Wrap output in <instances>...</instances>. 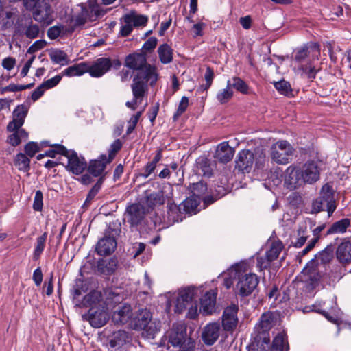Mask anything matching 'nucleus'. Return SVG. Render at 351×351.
<instances>
[{
    "label": "nucleus",
    "mask_w": 351,
    "mask_h": 351,
    "mask_svg": "<svg viewBox=\"0 0 351 351\" xmlns=\"http://www.w3.org/2000/svg\"><path fill=\"white\" fill-rule=\"evenodd\" d=\"M300 173L303 182L313 184L319 179L320 168L317 162L311 160L303 165Z\"/></svg>",
    "instance_id": "14"
},
{
    "label": "nucleus",
    "mask_w": 351,
    "mask_h": 351,
    "mask_svg": "<svg viewBox=\"0 0 351 351\" xmlns=\"http://www.w3.org/2000/svg\"><path fill=\"white\" fill-rule=\"evenodd\" d=\"M337 206L335 197V191L329 183L324 184L320 190L319 195L313 201L311 213H319L326 211L330 217L332 215Z\"/></svg>",
    "instance_id": "5"
},
{
    "label": "nucleus",
    "mask_w": 351,
    "mask_h": 351,
    "mask_svg": "<svg viewBox=\"0 0 351 351\" xmlns=\"http://www.w3.org/2000/svg\"><path fill=\"white\" fill-rule=\"evenodd\" d=\"M189 189L194 196L200 197L206 193L207 191V185L204 182L200 181L192 184Z\"/></svg>",
    "instance_id": "46"
},
{
    "label": "nucleus",
    "mask_w": 351,
    "mask_h": 351,
    "mask_svg": "<svg viewBox=\"0 0 351 351\" xmlns=\"http://www.w3.org/2000/svg\"><path fill=\"white\" fill-rule=\"evenodd\" d=\"M119 66L121 63L119 60H114L113 63L107 58H100L94 61L91 64L86 62L87 73L91 77H99L104 75L112 66Z\"/></svg>",
    "instance_id": "12"
},
{
    "label": "nucleus",
    "mask_w": 351,
    "mask_h": 351,
    "mask_svg": "<svg viewBox=\"0 0 351 351\" xmlns=\"http://www.w3.org/2000/svg\"><path fill=\"white\" fill-rule=\"evenodd\" d=\"M90 17L89 10L85 8L81 7V12L74 19L75 25H83L86 23Z\"/></svg>",
    "instance_id": "50"
},
{
    "label": "nucleus",
    "mask_w": 351,
    "mask_h": 351,
    "mask_svg": "<svg viewBox=\"0 0 351 351\" xmlns=\"http://www.w3.org/2000/svg\"><path fill=\"white\" fill-rule=\"evenodd\" d=\"M336 256L338 261L341 263H349L351 262V243L349 241L341 243L336 250Z\"/></svg>",
    "instance_id": "25"
},
{
    "label": "nucleus",
    "mask_w": 351,
    "mask_h": 351,
    "mask_svg": "<svg viewBox=\"0 0 351 351\" xmlns=\"http://www.w3.org/2000/svg\"><path fill=\"white\" fill-rule=\"evenodd\" d=\"M147 21V16L133 12V27L145 26Z\"/></svg>",
    "instance_id": "57"
},
{
    "label": "nucleus",
    "mask_w": 351,
    "mask_h": 351,
    "mask_svg": "<svg viewBox=\"0 0 351 351\" xmlns=\"http://www.w3.org/2000/svg\"><path fill=\"white\" fill-rule=\"evenodd\" d=\"M121 230V225L118 220H114L109 223L105 230L104 236L98 241L96 245L95 251L97 254L108 256L114 252Z\"/></svg>",
    "instance_id": "4"
},
{
    "label": "nucleus",
    "mask_w": 351,
    "mask_h": 351,
    "mask_svg": "<svg viewBox=\"0 0 351 351\" xmlns=\"http://www.w3.org/2000/svg\"><path fill=\"white\" fill-rule=\"evenodd\" d=\"M197 169L201 171L204 176L210 178L213 175V166L210 160L206 156H199L196 160Z\"/></svg>",
    "instance_id": "32"
},
{
    "label": "nucleus",
    "mask_w": 351,
    "mask_h": 351,
    "mask_svg": "<svg viewBox=\"0 0 351 351\" xmlns=\"http://www.w3.org/2000/svg\"><path fill=\"white\" fill-rule=\"evenodd\" d=\"M158 57L163 64L170 63L173 60L171 48L167 44L161 45L158 49Z\"/></svg>",
    "instance_id": "34"
},
{
    "label": "nucleus",
    "mask_w": 351,
    "mask_h": 351,
    "mask_svg": "<svg viewBox=\"0 0 351 351\" xmlns=\"http://www.w3.org/2000/svg\"><path fill=\"white\" fill-rule=\"evenodd\" d=\"M87 66L86 62H81L79 64H76L69 66L65 69L61 73L62 76H67V77H74V76H81L83 74L87 73Z\"/></svg>",
    "instance_id": "27"
},
{
    "label": "nucleus",
    "mask_w": 351,
    "mask_h": 351,
    "mask_svg": "<svg viewBox=\"0 0 351 351\" xmlns=\"http://www.w3.org/2000/svg\"><path fill=\"white\" fill-rule=\"evenodd\" d=\"M303 183L300 169L291 165L285 173V184L290 189H295Z\"/></svg>",
    "instance_id": "19"
},
{
    "label": "nucleus",
    "mask_w": 351,
    "mask_h": 351,
    "mask_svg": "<svg viewBox=\"0 0 351 351\" xmlns=\"http://www.w3.org/2000/svg\"><path fill=\"white\" fill-rule=\"evenodd\" d=\"M350 219L348 218H343L337 221L328 228L324 236L344 234L346 232L347 229L350 226Z\"/></svg>",
    "instance_id": "24"
},
{
    "label": "nucleus",
    "mask_w": 351,
    "mask_h": 351,
    "mask_svg": "<svg viewBox=\"0 0 351 351\" xmlns=\"http://www.w3.org/2000/svg\"><path fill=\"white\" fill-rule=\"evenodd\" d=\"M51 60L55 63L62 66L67 65L70 63V60L67 54L60 49H52L49 52Z\"/></svg>",
    "instance_id": "33"
},
{
    "label": "nucleus",
    "mask_w": 351,
    "mask_h": 351,
    "mask_svg": "<svg viewBox=\"0 0 351 351\" xmlns=\"http://www.w3.org/2000/svg\"><path fill=\"white\" fill-rule=\"evenodd\" d=\"M101 183L100 181H98L90 189V191L88 192L86 199L84 202V206L88 205L90 202L94 199V197L96 196V195L98 193L99 191L101 189Z\"/></svg>",
    "instance_id": "53"
},
{
    "label": "nucleus",
    "mask_w": 351,
    "mask_h": 351,
    "mask_svg": "<svg viewBox=\"0 0 351 351\" xmlns=\"http://www.w3.org/2000/svg\"><path fill=\"white\" fill-rule=\"evenodd\" d=\"M334 256V247L332 244L328 245L322 251L315 255V258L319 260L322 264L329 263Z\"/></svg>",
    "instance_id": "35"
},
{
    "label": "nucleus",
    "mask_w": 351,
    "mask_h": 351,
    "mask_svg": "<svg viewBox=\"0 0 351 351\" xmlns=\"http://www.w3.org/2000/svg\"><path fill=\"white\" fill-rule=\"evenodd\" d=\"M182 209L186 213L195 211L198 206V203L193 198H187L180 204Z\"/></svg>",
    "instance_id": "49"
},
{
    "label": "nucleus",
    "mask_w": 351,
    "mask_h": 351,
    "mask_svg": "<svg viewBox=\"0 0 351 351\" xmlns=\"http://www.w3.org/2000/svg\"><path fill=\"white\" fill-rule=\"evenodd\" d=\"M282 248L283 245L281 242L279 241L273 243L270 249L266 252V258H267L269 261L271 262L277 259Z\"/></svg>",
    "instance_id": "40"
},
{
    "label": "nucleus",
    "mask_w": 351,
    "mask_h": 351,
    "mask_svg": "<svg viewBox=\"0 0 351 351\" xmlns=\"http://www.w3.org/2000/svg\"><path fill=\"white\" fill-rule=\"evenodd\" d=\"M43 195L40 191H36L34 199L33 208L36 211H41L43 209Z\"/></svg>",
    "instance_id": "55"
},
{
    "label": "nucleus",
    "mask_w": 351,
    "mask_h": 351,
    "mask_svg": "<svg viewBox=\"0 0 351 351\" xmlns=\"http://www.w3.org/2000/svg\"><path fill=\"white\" fill-rule=\"evenodd\" d=\"M303 274L306 276V280L312 289H315L324 278V274L319 271L317 261L312 259L303 269Z\"/></svg>",
    "instance_id": "13"
},
{
    "label": "nucleus",
    "mask_w": 351,
    "mask_h": 351,
    "mask_svg": "<svg viewBox=\"0 0 351 351\" xmlns=\"http://www.w3.org/2000/svg\"><path fill=\"white\" fill-rule=\"evenodd\" d=\"M107 157L106 155H101L99 159L91 160L88 167V172L93 176H100L104 171L106 164Z\"/></svg>",
    "instance_id": "26"
},
{
    "label": "nucleus",
    "mask_w": 351,
    "mask_h": 351,
    "mask_svg": "<svg viewBox=\"0 0 351 351\" xmlns=\"http://www.w3.org/2000/svg\"><path fill=\"white\" fill-rule=\"evenodd\" d=\"M298 238L297 240L293 243V246L297 248H300L304 245L306 243L308 237L306 235V227L300 226L297 230Z\"/></svg>",
    "instance_id": "48"
},
{
    "label": "nucleus",
    "mask_w": 351,
    "mask_h": 351,
    "mask_svg": "<svg viewBox=\"0 0 351 351\" xmlns=\"http://www.w3.org/2000/svg\"><path fill=\"white\" fill-rule=\"evenodd\" d=\"M238 306L234 304H230L224 309L222 326L225 330L232 331L236 328L238 323Z\"/></svg>",
    "instance_id": "17"
},
{
    "label": "nucleus",
    "mask_w": 351,
    "mask_h": 351,
    "mask_svg": "<svg viewBox=\"0 0 351 351\" xmlns=\"http://www.w3.org/2000/svg\"><path fill=\"white\" fill-rule=\"evenodd\" d=\"M300 69L302 71V76L310 80L315 78L316 74L318 71V69H316L315 66H313L311 64L302 65L300 66Z\"/></svg>",
    "instance_id": "51"
},
{
    "label": "nucleus",
    "mask_w": 351,
    "mask_h": 351,
    "mask_svg": "<svg viewBox=\"0 0 351 351\" xmlns=\"http://www.w3.org/2000/svg\"><path fill=\"white\" fill-rule=\"evenodd\" d=\"M66 156L68 158L66 169L73 174L80 175L82 173L87 167L85 159L83 157H79L76 152H73L69 154L68 152V154Z\"/></svg>",
    "instance_id": "18"
},
{
    "label": "nucleus",
    "mask_w": 351,
    "mask_h": 351,
    "mask_svg": "<svg viewBox=\"0 0 351 351\" xmlns=\"http://www.w3.org/2000/svg\"><path fill=\"white\" fill-rule=\"evenodd\" d=\"M230 87L235 88L237 91L247 94L248 93L247 84L240 77H234L230 80Z\"/></svg>",
    "instance_id": "44"
},
{
    "label": "nucleus",
    "mask_w": 351,
    "mask_h": 351,
    "mask_svg": "<svg viewBox=\"0 0 351 351\" xmlns=\"http://www.w3.org/2000/svg\"><path fill=\"white\" fill-rule=\"evenodd\" d=\"M221 327L218 323L207 324L202 332V339L206 345L212 346L218 339L220 335Z\"/></svg>",
    "instance_id": "21"
},
{
    "label": "nucleus",
    "mask_w": 351,
    "mask_h": 351,
    "mask_svg": "<svg viewBox=\"0 0 351 351\" xmlns=\"http://www.w3.org/2000/svg\"><path fill=\"white\" fill-rule=\"evenodd\" d=\"M62 76L61 74L56 75L55 77L49 79L47 81L42 83L43 86H44L46 90L56 86L57 84H58V83L60 82L62 79Z\"/></svg>",
    "instance_id": "62"
},
{
    "label": "nucleus",
    "mask_w": 351,
    "mask_h": 351,
    "mask_svg": "<svg viewBox=\"0 0 351 351\" xmlns=\"http://www.w3.org/2000/svg\"><path fill=\"white\" fill-rule=\"evenodd\" d=\"M265 158L263 149H256L254 152L250 149L241 150L237 155L235 169L242 173H250L254 164L256 169H263Z\"/></svg>",
    "instance_id": "3"
},
{
    "label": "nucleus",
    "mask_w": 351,
    "mask_h": 351,
    "mask_svg": "<svg viewBox=\"0 0 351 351\" xmlns=\"http://www.w3.org/2000/svg\"><path fill=\"white\" fill-rule=\"evenodd\" d=\"M40 150V147L38 145L33 141L29 142L25 146V154L29 157H33L37 152H38Z\"/></svg>",
    "instance_id": "56"
},
{
    "label": "nucleus",
    "mask_w": 351,
    "mask_h": 351,
    "mask_svg": "<svg viewBox=\"0 0 351 351\" xmlns=\"http://www.w3.org/2000/svg\"><path fill=\"white\" fill-rule=\"evenodd\" d=\"M216 296L213 292H206L201 299L200 311L205 315H210L215 311Z\"/></svg>",
    "instance_id": "23"
},
{
    "label": "nucleus",
    "mask_w": 351,
    "mask_h": 351,
    "mask_svg": "<svg viewBox=\"0 0 351 351\" xmlns=\"http://www.w3.org/2000/svg\"><path fill=\"white\" fill-rule=\"evenodd\" d=\"M30 160L23 153L18 154L14 158V165L19 171H27L30 169Z\"/></svg>",
    "instance_id": "39"
},
{
    "label": "nucleus",
    "mask_w": 351,
    "mask_h": 351,
    "mask_svg": "<svg viewBox=\"0 0 351 351\" xmlns=\"http://www.w3.org/2000/svg\"><path fill=\"white\" fill-rule=\"evenodd\" d=\"M151 289V280L149 279L147 272L144 274L143 285L142 288H137L136 303L135 308L138 309L133 313V330L142 331V335L148 338L154 339L156 334L161 328V322L153 318L152 313L147 308L141 307L147 303V294Z\"/></svg>",
    "instance_id": "1"
},
{
    "label": "nucleus",
    "mask_w": 351,
    "mask_h": 351,
    "mask_svg": "<svg viewBox=\"0 0 351 351\" xmlns=\"http://www.w3.org/2000/svg\"><path fill=\"white\" fill-rule=\"evenodd\" d=\"M188 105H189L188 97L186 96H183L180 101L177 111L174 114L173 118L175 120L186 111Z\"/></svg>",
    "instance_id": "54"
},
{
    "label": "nucleus",
    "mask_w": 351,
    "mask_h": 351,
    "mask_svg": "<svg viewBox=\"0 0 351 351\" xmlns=\"http://www.w3.org/2000/svg\"><path fill=\"white\" fill-rule=\"evenodd\" d=\"M186 336V329L183 324H173L169 332V342L173 346H182L185 341Z\"/></svg>",
    "instance_id": "22"
},
{
    "label": "nucleus",
    "mask_w": 351,
    "mask_h": 351,
    "mask_svg": "<svg viewBox=\"0 0 351 351\" xmlns=\"http://www.w3.org/2000/svg\"><path fill=\"white\" fill-rule=\"evenodd\" d=\"M181 206H177L174 203L169 202L167 203V218L170 222H179L182 220V213Z\"/></svg>",
    "instance_id": "30"
},
{
    "label": "nucleus",
    "mask_w": 351,
    "mask_h": 351,
    "mask_svg": "<svg viewBox=\"0 0 351 351\" xmlns=\"http://www.w3.org/2000/svg\"><path fill=\"white\" fill-rule=\"evenodd\" d=\"M121 23L120 34L122 36H128L132 32V12L125 14Z\"/></svg>",
    "instance_id": "42"
},
{
    "label": "nucleus",
    "mask_w": 351,
    "mask_h": 351,
    "mask_svg": "<svg viewBox=\"0 0 351 351\" xmlns=\"http://www.w3.org/2000/svg\"><path fill=\"white\" fill-rule=\"evenodd\" d=\"M145 53H133V71L149 65Z\"/></svg>",
    "instance_id": "43"
},
{
    "label": "nucleus",
    "mask_w": 351,
    "mask_h": 351,
    "mask_svg": "<svg viewBox=\"0 0 351 351\" xmlns=\"http://www.w3.org/2000/svg\"><path fill=\"white\" fill-rule=\"evenodd\" d=\"M293 152V147L288 141L281 140L271 145L270 156L276 163L286 165L290 162Z\"/></svg>",
    "instance_id": "7"
},
{
    "label": "nucleus",
    "mask_w": 351,
    "mask_h": 351,
    "mask_svg": "<svg viewBox=\"0 0 351 351\" xmlns=\"http://www.w3.org/2000/svg\"><path fill=\"white\" fill-rule=\"evenodd\" d=\"M34 19L44 25H51L55 19L54 12L46 0H42L38 5L32 11Z\"/></svg>",
    "instance_id": "11"
},
{
    "label": "nucleus",
    "mask_w": 351,
    "mask_h": 351,
    "mask_svg": "<svg viewBox=\"0 0 351 351\" xmlns=\"http://www.w3.org/2000/svg\"><path fill=\"white\" fill-rule=\"evenodd\" d=\"M19 32L25 36L29 39H34L38 36L40 32L39 26L34 24L32 21L24 26H20L18 29Z\"/></svg>",
    "instance_id": "31"
},
{
    "label": "nucleus",
    "mask_w": 351,
    "mask_h": 351,
    "mask_svg": "<svg viewBox=\"0 0 351 351\" xmlns=\"http://www.w3.org/2000/svg\"><path fill=\"white\" fill-rule=\"evenodd\" d=\"M234 154V149L229 145L228 142L225 141L218 145L214 154V158L219 162L226 164L232 159Z\"/></svg>",
    "instance_id": "20"
},
{
    "label": "nucleus",
    "mask_w": 351,
    "mask_h": 351,
    "mask_svg": "<svg viewBox=\"0 0 351 351\" xmlns=\"http://www.w3.org/2000/svg\"><path fill=\"white\" fill-rule=\"evenodd\" d=\"M51 149H50L45 152V156L55 158L56 154H61L63 156H67V154H68V150L63 145H61L59 144H54V145H51Z\"/></svg>",
    "instance_id": "45"
},
{
    "label": "nucleus",
    "mask_w": 351,
    "mask_h": 351,
    "mask_svg": "<svg viewBox=\"0 0 351 351\" xmlns=\"http://www.w3.org/2000/svg\"><path fill=\"white\" fill-rule=\"evenodd\" d=\"M165 197L162 191L152 193L146 195V204L149 207L162 205L165 203Z\"/></svg>",
    "instance_id": "36"
},
{
    "label": "nucleus",
    "mask_w": 351,
    "mask_h": 351,
    "mask_svg": "<svg viewBox=\"0 0 351 351\" xmlns=\"http://www.w3.org/2000/svg\"><path fill=\"white\" fill-rule=\"evenodd\" d=\"M132 53H129L125 60V65L119 73L121 81L122 82H129L132 78Z\"/></svg>",
    "instance_id": "37"
},
{
    "label": "nucleus",
    "mask_w": 351,
    "mask_h": 351,
    "mask_svg": "<svg viewBox=\"0 0 351 351\" xmlns=\"http://www.w3.org/2000/svg\"><path fill=\"white\" fill-rule=\"evenodd\" d=\"M178 295L181 300L183 299L185 302L190 304L193 296V291L190 288L184 289L180 291Z\"/></svg>",
    "instance_id": "61"
},
{
    "label": "nucleus",
    "mask_w": 351,
    "mask_h": 351,
    "mask_svg": "<svg viewBox=\"0 0 351 351\" xmlns=\"http://www.w3.org/2000/svg\"><path fill=\"white\" fill-rule=\"evenodd\" d=\"M109 318L108 309L104 305L92 307L87 313L82 315L83 320L88 322L90 325L95 328L104 326L108 322Z\"/></svg>",
    "instance_id": "9"
},
{
    "label": "nucleus",
    "mask_w": 351,
    "mask_h": 351,
    "mask_svg": "<svg viewBox=\"0 0 351 351\" xmlns=\"http://www.w3.org/2000/svg\"><path fill=\"white\" fill-rule=\"evenodd\" d=\"M278 320V316L272 312L263 313L258 323L255 326V330L257 332L256 338L261 341V346H268L270 343V337L269 332L276 325ZM265 350V347H263Z\"/></svg>",
    "instance_id": "6"
},
{
    "label": "nucleus",
    "mask_w": 351,
    "mask_h": 351,
    "mask_svg": "<svg viewBox=\"0 0 351 351\" xmlns=\"http://www.w3.org/2000/svg\"><path fill=\"white\" fill-rule=\"evenodd\" d=\"M47 45L45 40H38L35 41L27 49V53L32 54L38 50L43 49Z\"/></svg>",
    "instance_id": "60"
},
{
    "label": "nucleus",
    "mask_w": 351,
    "mask_h": 351,
    "mask_svg": "<svg viewBox=\"0 0 351 351\" xmlns=\"http://www.w3.org/2000/svg\"><path fill=\"white\" fill-rule=\"evenodd\" d=\"M121 146H122V143L119 139L115 140L111 144L110 149L108 150V156L106 160L107 162H110L113 160L116 154L121 148Z\"/></svg>",
    "instance_id": "52"
},
{
    "label": "nucleus",
    "mask_w": 351,
    "mask_h": 351,
    "mask_svg": "<svg viewBox=\"0 0 351 351\" xmlns=\"http://www.w3.org/2000/svg\"><path fill=\"white\" fill-rule=\"evenodd\" d=\"M204 78L206 80V84L202 87H203V89L206 90L210 87L214 78V71L210 66L206 68Z\"/></svg>",
    "instance_id": "59"
},
{
    "label": "nucleus",
    "mask_w": 351,
    "mask_h": 351,
    "mask_svg": "<svg viewBox=\"0 0 351 351\" xmlns=\"http://www.w3.org/2000/svg\"><path fill=\"white\" fill-rule=\"evenodd\" d=\"M189 304L187 302H185V301L182 299L181 300V298L178 295L175 305V313H182L188 306Z\"/></svg>",
    "instance_id": "64"
},
{
    "label": "nucleus",
    "mask_w": 351,
    "mask_h": 351,
    "mask_svg": "<svg viewBox=\"0 0 351 351\" xmlns=\"http://www.w3.org/2000/svg\"><path fill=\"white\" fill-rule=\"evenodd\" d=\"M28 111V106L25 104L18 105L12 112V120L7 125L8 131L21 128L24 124Z\"/></svg>",
    "instance_id": "16"
},
{
    "label": "nucleus",
    "mask_w": 351,
    "mask_h": 351,
    "mask_svg": "<svg viewBox=\"0 0 351 351\" xmlns=\"http://www.w3.org/2000/svg\"><path fill=\"white\" fill-rule=\"evenodd\" d=\"M62 30V25H54L49 28L47 34L50 39H56L61 34Z\"/></svg>",
    "instance_id": "58"
},
{
    "label": "nucleus",
    "mask_w": 351,
    "mask_h": 351,
    "mask_svg": "<svg viewBox=\"0 0 351 351\" xmlns=\"http://www.w3.org/2000/svg\"><path fill=\"white\" fill-rule=\"evenodd\" d=\"M133 226L138 223L144 216V213L139 210V205L133 204Z\"/></svg>",
    "instance_id": "63"
},
{
    "label": "nucleus",
    "mask_w": 351,
    "mask_h": 351,
    "mask_svg": "<svg viewBox=\"0 0 351 351\" xmlns=\"http://www.w3.org/2000/svg\"><path fill=\"white\" fill-rule=\"evenodd\" d=\"M233 96V90L230 87V80H228L227 86L217 95V99L221 104L227 103Z\"/></svg>",
    "instance_id": "41"
},
{
    "label": "nucleus",
    "mask_w": 351,
    "mask_h": 351,
    "mask_svg": "<svg viewBox=\"0 0 351 351\" xmlns=\"http://www.w3.org/2000/svg\"><path fill=\"white\" fill-rule=\"evenodd\" d=\"M289 348L286 335L283 333H278L273 339L270 351H287Z\"/></svg>",
    "instance_id": "28"
},
{
    "label": "nucleus",
    "mask_w": 351,
    "mask_h": 351,
    "mask_svg": "<svg viewBox=\"0 0 351 351\" xmlns=\"http://www.w3.org/2000/svg\"><path fill=\"white\" fill-rule=\"evenodd\" d=\"M47 238V232H45L41 236L36 239L35 247L33 253L34 260L39 259L40 255L43 252Z\"/></svg>",
    "instance_id": "38"
},
{
    "label": "nucleus",
    "mask_w": 351,
    "mask_h": 351,
    "mask_svg": "<svg viewBox=\"0 0 351 351\" xmlns=\"http://www.w3.org/2000/svg\"><path fill=\"white\" fill-rule=\"evenodd\" d=\"M158 77L157 69L152 64L133 71V95L135 97L133 110H134V105L141 102L147 90L148 82L151 86H154L158 80Z\"/></svg>",
    "instance_id": "2"
},
{
    "label": "nucleus",
    "mask_w": 351,
    "mask_h": 351,
    "mask_svg": "<svg viewBox=\"0 0 351 351\" xmlns=\"http://www.w3.org/2000/svg\"><path fill=\"white\" fill-rule=\"evenodd\" d=\"M112 320L116 325H125L132 327V307L130 304H124L114 311Z\"/></svg>",
    "instance_id": "15"
},
{
    "label": "nucleus",
    "mask_w": 351,
    "mask_h": 351,
    "mask_svg": "<svg viewBox=\"0 0 351 351\" xmlns=\"http://www.w3.org/2000/svg\"><path fill=\"white\" fill-rule=\"evenodd\" d=\"M259 283V279L255 274L249 273L239 276L236 285L237 293L241 297L250 295Z\"/></svg>",
    "instance_id": "10"
},
{
    "label": "nucleus",
    "mask_w": 351,
    "mask_h": 351,
    "mask_svg": "<svg viewBox=\"0 0 351 351\" xmlns=\"http://www.w3.org/2000/svg\"><path fill=\"white\" fill-rule=\"evenodd\" d=\"M274 86L277 89V90L283 95L289 96L291 94V88L290 84L282 80L278 82H274Z\"/></svg>",
    "instance_id": "47"
},
{
    "label": "nucleus",
    "mask_w": 351,
    "mask_h": 351,
    "mask_svg": "<svg viewBox=\"0 0 351 351\" xmlns=\"http://www.w3.org/2000/svg\"><path fill=\"white\" fill-rule=\"evenodd\" d=\"M10 132L12 134L8 136L7 141L12 146H17L28 138V133L21 128Z\"/></svg>",
    "instance_id": "29"
},
{
    "label": "nucleus",
    "mask_w": 351,
    "mask_h": 351,
    "mask_svg": "<svg viewBox=\"0 0 351 351\" xmlns=\"http://www.w3.org/2000/svg\"><path fill=\"white\" fill-rule=\"evenodd\" d=\"M82 295V290L79 287V285L77 283L75 287L73 289V302L76 306L78 307H98L99 305H104L102 303V295L99 291H92L87 295H86L82 300L79 299V297Z\"/></svg>",
    "instance_id": "8"
}]
</instances>
